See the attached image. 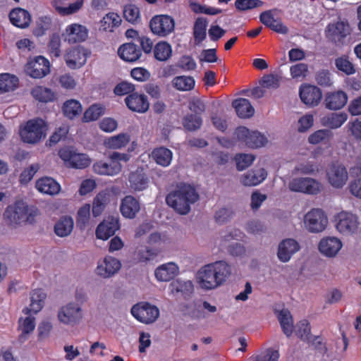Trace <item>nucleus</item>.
Returning <instances> with one entry per match:
<instances>
[{"instance_id": "nucleus-18", "label": "nucleus", "mask_w": 361, "mask_h": 361, "mask_svg": "<svg viewBox=\"0 0 361 361\" xmlns=\"http://www.w3.org/2000/svg\"><path fill=\"white\" fill-rule=\"evenodd\" d=\"M343 247L340 239L336 237H326L320 240L318 250L324 256L332 258L336 257Z\"/></svg>"}, {"instance_id": "nucleus-26", "label": "nucleus", "mask_w": 361, "mask_h": 361, "mask_svg": "<svg viewBox=\"0 0 361 361\" xmlns=\"http://www.w3.org/2000/svg\"><path fill=\"white\" fill-rule=\"evenodd\" d=\"M179 272L178 266L174 262H168L159 266L154 271L156 279L159 281H169Z\"/></svg>"}, {"instance_id": "nucleus-35", "label": "nucleus", "mask_w": 361, "mask_h": 361, "mask_svg": "<svg viewBox=\"0 0 361 361\" xmlns=\"http://www.w3.org/2000/svg\"><path fill=\"white\" fill-rule=\"evenodd\" d=\"M9 18L13 25L20 28L27 27L31 21L30 13L20 8L12 10Z\"/></svg>"}, {"instance_id": "nucleus-41", "label": "nucleus", "mask_w": 361, "mask_h": 361, "mask_svg": "<svg viewBox=\"0 0 361 361\" xmlns=\"http://www.w3.org/2000/svg\"><path fill=\"white\" fill-rule=\"evenodd\" d=\"M152 158L157 164L166 167L171 164L173 153L170 149L161 147L152 151Z\"/></svg>"}, {"instance_id": "nucleus-31", "label": "nucleus", "mask_w": 361, "mask_h": 361, "mask_svg": "<svg viewBox=\"0 0 361 361\" xmlns=\"http://www.w3.org/2000/svg\"><path fill=\"white\" fill-rule=\"evenodd\" d=\"M47 295L42 290H35L30 295V304L29 307L23 309L25 314H37L43 307Z\"/></svg>"}, {"instance_id": "nucleus-57", "label": "nucleus", "mask_w": 361, "mask_h": 361, "mask_svg": "<svg viewBox=\"0 0 361 361\" xmlns=\"http://www.w3.org/2000/svg\"><path fill=\"white\" fill-rule=\"evenodd\" d=\"M104 113L103 107L99 104L90 106L84 113L82 120L90 122L98 119Z\"/></svg>"}, {"instance_id": "nucleus-60", "label": "nucleus", "mask_w": 361, "mask_h": 361, "mask_svg": "<svg viewBox=\"0 0 361 361\" xmlns=\"http://www.w3.org/2000/svg\"><path fill=\"white\" fill-rule=\"evenodd\" d=\"M235 159L238 170L243 171L252 164L255 157L252 154H241L236 155Z\"/></svg>"}, {"instance_id": "nucleus-23", "label": "nucleus", "mask_w": 361, "mask_h": 361, "mask_svg": "<svg viewBox=\"0 0 361 361\" xmlns=\"http://www.w3.org/2000/svg\"><path fill=\"white\" fill-rule=\"evenodd\" d=\"M119 224L118 219L108 218L100 223L96 229V236L101 240H107L118 230Z\"/></svg>"}, {"instance_id": "nucleus-59", "label": "nucleus", "mask_w": 361, "mask_h": 361, "mask_svg": "<svg viewBox=\"0 0 361 361\" xmlns=\"http://www.w3.org/2000/svg\"><path fill=\"white\" fill-rule=\"evenodd\" d=\"M290 75L294 79H303L308 72V66L304 63H297L290 68Z\"/></svg>"}, {"instance_id": "nucleus-17", "label": "nucleus", "mask_w": 361, "mask_h": 361, "mask_svg": "<svg viewBox=\"0 0 361 361\" xmlns=\"http://www.w3.org/2000/svg\"><path fill=\"white\" fill-rule=\"evenodd\" d=\"M300 97L304 104L310 107H314L321 102L322 92L319 88L314 85H303L300 87Z\"/></svg>"}, {"instance_id": "nucleus-27", "label": "nucleus", "mask_w": 361, "mask_h": 361, "mask_svg": "<svg viewBox=\"0 0 361 361\" xmlns=\"http://www.w3.org/2000/svg\"><path fill=\"white\" fill-rule=\"evenodd\" d=\"M130 188L135 192L143 191L149 186V180L142 169H137L129 175Z\"/></svg>"}, {"instance_id": "nucleus-40", "label": "nucleus", "mask_w": 361, "mask_h": 361, "mask_svg": "<svg viewBox=\"0 0 361 361\" xmlns=\"http://www.w3.org/2000/svg\"><path fill=\"white\" fill-rule=\"evenodd\" d=\"M122 22L121 16L114 12L106 14L100 21L99 30L104 32H114Z\"/></svg>"}, {"instance_id": "nucleus-5", "label": "nucleus", "mask_w": 361, "mask_h": 361, "mask_svg": "<svg viewBox=\"0 0 361 361\" xmlns=\"http://www.w3.org/2000/svg\"><path fill=\"white\" fill-rule=\"evenodd\" d=\"M47 131V123L41 118L29 120L21 124L19 129L22 140L29 144H35L45 137Z\"/></svg>"}, {"instance_id": "nucleus-11", "label": "nucleus", "mask_w": 361, "mask_h": 361, "mask_svg": "<svg viewBox=\"0 0 361 361\" xmlns=\"http://www.w3.org/2000/svg\"><path fill=\"white\" fill-rule=\"evenodd\" d=\"M59 155L65 164L69 167L81 169L87 167L91 163V160L87 154L76 153L66 148L61 149L59 152Z\"/></svg>"}, {"instance_id": "nucleus-42", "label": "nucleus", "mask_w": 361, "mask_h": 361, "mask_svg": "<svg viewBox=\"0 0 361 361\" xmlns=\"http://www.w3.org/2000/svg\"><path fill=\"white\" fill-rule=\"evenodd\" d=\"M277 318L279 321L283 332L289 337L293 331V320L290 311L283 309L277 312Z\"/></svg>"}, {"instance_id": "nucleus-15", "label": "nucleus", "mask_w": 361, "mask_h": 361, "mask_svg": "<svg viewBox=\"0 0 361 361\" xmlns=\"http://www.w3.org/2000/svg\"><path fill=\"white\" fill-rule=\"evenodd\" d=\"M121 268V263L118 259L106 256L98 262L96 273L102 278L108 279L118 273Z\"/></svg>"}, {"instance_id": "nucleus-45", "label": "nucleus", "mask_w": 361, "mask_h": 361, "mask_svg": "<svg viewBox=\"0 0 361 361\" xmlns=\"http://www.w3.org/2000/svg\"><path fill=\"white\" fill-rule=\"evenodd\" d=\"M172 86L179 91H190L195 85V79L191 76L180 75L175 77L171 81Z\"/></svg>"}, {"instance_id": "nucleus-8", "label": "nucleus", "mask_w": 361, "mask_h": 361, "mask_svg": "<svg viewBox=\"0 0 361 361\" xmlns=\"http://www.w3.org/2000/svg\"><path fill=\"white\" fill-rule=\"evenodd\" d=\"M58 319L65 325H78L83 317L81 305L77 302H70L63 305L58 311Z\"/></svg>"}, {"instance_id": "nucleus-2", "label": "nucleus", "mask_w": 361, "mask_h": 361, "mask_svg": "<svg viewBox=\"0 0 361 361\" xmlns=\"http://www.w3.org/2000/svg\"><path fill=\"white\" fill-rule=\"evenodd\" d=\"M198 199L199 195L194 188L188 184H180L167 195L166 202L177 213L185 215L190 212L191 204Z\"/></svg>"}, {"instance_id": "nucleus-34", "label": "nucleus", "mask_w": 361, "mask_h": 361, "mask_svg": "<svg viewBox=\"0 0 361 361\" xmlns=\"http://www.w3.org/2000/svg\"><path fill=\"white\" fill-rule=\"evenodd\" d=\"M120 209L123 216L133 219L140 209V203L134 197L128 195L122 200Z\"/></svg>"}, {"instance_id": "nucleus-7", "label": "nucleus", "mask_w": 361, "mask_h": 361, "mask_svg": "<svg viewBox=\"0 0 361 361\" xmlns=\"http://www.w3.org/2000/svg\"><path fill=\"white\" fill-rule=\"evenodd\" d=\"M288 189L295 192L317 195L322 192V183L313 178L298 177L293 178L288 183Z\"/></svg>"}, {"instance_id": "nucleus-29", "label": "nucleus", "mask_w": 361, "mask_h": 361, "mask_svg": "<svg viewBox=\"0 0 361 361\" xmlns=\"http://www.w3.org/2000/svg\"><path fill=\"white\" fill-rule=\"evenodd\" d=\"M350 29L348 23L344 22H338L330 24L327 27L326 35L335 42H341L348 35L350 34Z\"/></svg>"}, {"instance_id": "nucleus-12", "label": "nucleus", "mask_w": 361, "mask_h": 361, "mask_svg": "<svg viewBox=\"0 0 361 361\" xmlns=\"http://www.w3.org/2000/svg\"><path fill=\"white\" fill-rule=\"evenodd\" d=\"M149 25L154 34L165 37L173 31L175 22L169 16L160 15L153 17Z\"/></svg>"}, {"instance_id": "nucleus-44", "label": "nucleus", "mask_w": 361, "mask_h": 361, "mask_svg": "<svg viewBox=\"0 0 361 361\" xmlns=\"http://www.w3.org/2000/svg\"><path fill=\"white\" fill-rule=\"evenodd\" d=\"M82 111V107L80 102L76 99H69L64 102L63 105V112L65 116L73 119L80 115Z\"/></svg>"}, {"instance_id": "nucleus-46", "label": "nucleus", "mask_w": 361, "mask_h": 361, "mask_svg": "<svg viewBox=\"0 0 361 361\" xmlns=\"http://www.w3.org/2000/svg\"><path fill=\"white\" fill-rule=\"evenodd\" d=\"M333 137V133L328 129H320L314 131L308 137V142L312 145L328 143Z\"/></svg>"}, {"instance_id": "nucleus-24", "label": "nucleus", "mask_w": 361, "mask_h": 361, "mask_svg": "<svg viewBox=\"0 0 361 361\" xmlns=\"http://www.w3.org/2000/svg\"><path fill=\"white\" fill-rule=\"evenodd\" d=\"M348 102V96L343 91L339 90L326 93L324 99L326 108L330 110L342 109Z\"/></svg>"}, {"instance_id": "nucleus-16", "label": "nucleus", "mask_w": 361, "mask_h": 361, "mask_svg": "<svg viewBox=\"0 0 361 361\" xmlns=\"http://www.w3.org/2000/svg\"><path fill=\"white\" fill-rule=\"evenodd\" d=\"M300 246L297 240L293 238H286L281 241L277 248V257L283 263L290 260L292 257L298 252Z\"/></svg>"}, {"instance_id": "nucleus-56", "label": "nucleus", "mask_w": 361, "mask_h": 361, "mask_svg": "<svg viewBox=\"0 0 361 361\" xmlns=\"http://www.w3.org/2000/svg\"><path fill=\"white\" fill-rule=\"evenodd\" d=\"M202 124V119L200 116L190 114L184 117L183 125L184 128L190 131L199 129Z\"/></svg>"}, {"instance_id": "nucleus-55", "label": "nucleus", "mask_w": 361, "mask_h": 361, "mask_svg": "<svg viewBox=\"0 0 361 361\" xmlns=\"http://www.w3.org/2000/svg\"><path fill=\"white\" fill-rule=\"evenodd\" d=\"M173 293H181L183 295H190L193 292L192 282L190 280L178 279L171 283Z\"/></svg>"}, {"instance_id": "nucleus-25", "label": "nucleus", "mask_w": 361, "mask_h": 361, "mask_svg": "<svg viewBox=\"0 0 361 361\" xmlns=\"http://www.w3.org/2000/svg\"><path fill=\"white\" fill-rule=\"evenodd\" d=\"M127 106L133 111L145 113L149 109V104L145 95L133 93L125 99Z\"/></svg>"}, {"instance_id": "nucleus-53", "label": "nucleus", "mask_w": 361, "mask_h": 361, "mask_svg": "<svg viewBox=\"0 0 361 361\" xmlns=\"http://www.w3.org/2000/svg\"><path fill=\"white\" fill-rule=\"evenodd\" d=\"M90 209L91 205L90 204H85L78 210L76 221L78 226L81 229H84L90 222L91 216Z\"/></svg>"}, {"instance_id": "nucleus-14", "label": "nucleus", "mask_w": 361, "mask_h": 361, "mask_svg": "<svg viewBox=\"0 0 361 361\" xmlns=\"http://www.w3.org/2000/svg\"><path fill=\"white\" fill-rule=\"evenodd\" d=\"M238 139L245 142L246 145L251 148H258L264 146L267 138L257 131L250 132L245 127H240L236 131Z\"/></svg>"}, {"instance_id": "nucleus-22", "label": "nucleus", "mask_w": 361, "mask_h": 361, "mask_svg": "<svg viewBox=\"0 0 361 361\" xmlns=\"http://www.w3.org/2000/svg\"><path fill=\"white\" fill-rule=\"evenodd\" d=\"M49 71V62L42 56H37L27 68L29 75L34 78H42L47 75Z\"/></svg>"}, {"instance_id": "nucleus-36", "label": "nucleus", "mask_w": 361, "mask_h": 361, "mask_svg": "<svg viewBox=\"0 0 361 361\" xmlns=\"http://www.w3.org/2000/svg\"><path fill=\"white\" fill-rule=\"evenodd\" d=\"M348 119V115L344 112L331 113L321 118V124L331 129L340 128Z\"/></svg>"}, {"instance_id": "nucleus-13", "label": "nucleus", "mask_w": 361, "mask_h": 361, "mask_svg": "<svg viewBox=\"0 0 361 361\" xmlns=\"http://www.w3.org/2000/svg\"><path fill=\"white\" fill-rule=\"evenodd\" d=\"M359 222L357 216L352 213L342 212L337 216V230L344 235H349L357 231Z\"/></svg>"}, {"instance_id": "nucleus-30", "label": "nucleus", "mask_w": 361, "mask_h": 361, "mask_svg": "<svg viewBox=\"0 0 361 361\" xmlns=\"http://www.w3.org/2000/svg\"><path fill=\"white\" fill-rule=\"evenodd\" d=\"M35 187L41 193L49 195H56L61 190L59 183L50 177H43L38 179L35 183Z\"/></svg>"}, {"instance_id": "nucleus-33", "label": "nucleus", "mask_w": 361, "mask_h": 361, "mask_svg": "<svg viewBox=\"0 0 361 361\" xmlns=\"http://www.w3.org/2000/svg\"><path fill=\"white\" fill-rule=\"evenodd\" d=\"M118 54L123 60L128 62L136 61L142 55L140 49L133 43H126L121 45L118 50Z\"/></svg>"}, {"instance_id": "nucleus-4", "label": "nucleus", "mask_w": 361, "mask_h": 361, "mask_svg": "<svg viewBox=\"0 0 361 361\" xmlns=\"http://www.w3.org/2000/svg\"><path fill=\"white\" fill-rule=\"evenodd\" d=\"M130 159V155L125 153L113 152L109 155L108 161H97L93 166V171L100 176H114L122 170L121 161L127 162Z\"/></svg>"}, {"instance_id": "nucleus-58", "label": "nucleus", "mask_w": 361, "mask_h": 361, "mask_svg": "<svg viewBox=\"0 0 361 361\" xmlns=\"http://www.w3.org/2000/svg\"><path fill=\"white\" fill-rule=\"evenodd\" d=\"M314 125V116L311 114H306L301 116L297 124V130L299 133H305Z\"/></svg>"}, {"instance_id": "nucleus-63", "label": "nucleus", "mask_w": 361, "mask_h": 361, "mask_svg": "<svg viewBox=\"0 0 361 361\" xmlns=\"http://www.w3.org/2000/svg\"><path fill=\"white\" fill-rule=\"evenodd\" d=\"M52 330V324L50 321H42L37 328V336L39 340H44L49 337Z\"/></svg>"}, {"instance_id": "nucleus-9", "label": "nucleus", "mask_w": 361, "mask_h": 361, "mask_svg": "<svg viewBox=\"0 0 361 361\" xmlns=\"http://www.w3.org/2000/svg\"><path fill=\"white\" fill-rule=\"evenodd\" d=\"M131 314L139 322L149 324L154 323L159 317V308L148 302H140L131 308Z\"/></svg>"}, {"instance_id": "nucleus-43", "label": "nucleus", "mask_w": 361, "mask_h": 361, "mask_svg": "<svg viewBox=\"0 0 361 361\" xmlns=\"http://www.w3.org/2000/svg\"><path fill=\"white\" fill-rule=\"evenodd\" d=\"M74 222L71 217L63 216L61 218L54 226L55 233L59 237L69 235L73 229Z\"/></svg>"}, {"instance_id": "nucleus-64", "label": "nucleus", "mask_w": 361, "mask_h": 361, "mask_svg": "<svg viewBox=\"0 0 361 361\" xmlns=\"http://www.w3.org/2000/svg\"><path fill=\"white\" fill-rule=\"evenodd\" d=\"M279 353L278 350L269 348L255 357V361H278Z\"/></svg>"}, {"instance_id": "nucleus-19", "label": "nucleus", "mask_w": 361, "mask_h": 361, "mask_svg": "<svg viewBox=\"0 0 361 361\" xmlns=\"http://www.w3.org/2000/svg\"><path fill=\"white\" fill-rule=\"evenodd\" d=\"M89 30L86 26L79 23L68 25L63 34L65 39L69 43H77L85 41L88 37Z\"/></svg>"}, {"instance_id": "nucleus-54", "label": "nucleus", "mask_w": 361, "mask_h": 361, "mask_svg": "<svg viewBox=\"0 0 361 361\" xmlns=\"http://www.w3.org/2000/svg\"><path fill=\"white\" fill-rule=\"evenodd\" d=\"M123 17L132 24H137L141 22L140 8L134 4H128L124 7Z\"/></svg>"}, {"instance_id": "nucleus-32", "label": "nucleus", "mask_w": 361, "mask_h": 361, "mask_svg": "<svg viewBox=\"0 0 361 361\" xmlns=\"http://www.w3.org/2000/svg\"><path fill=\"white\" fill-rule=\"evenodd\" d=\"M66 0H52L51 4L56 11L62 16H69L78 13L82 7L84 0H76L65 6Z\"/></svg>"}, {"instance_id": "nucleus-49", "label": "nucleus", "mask_w": 361, "mask_h": 361, "mask_svg": "<svg viewBox=\"0 0 361 361\" xmlns=\"http://www.w3.org/2000/svg\"><path fill=\"white\" fill-rule=\"evenodd\" d=\"M207 20L204 18H198L194 25L193 35L196 44L201 43L206 37Z\"/></svg>"}, {"instance_id": "nucleus-3", "label": "nucleus", "mask_w": 361, "mask_h": 361, "mask_svg": "<svg viewBox=\"0 0 361 361\" xmlns=\"http://www.w3.org/2000/svg\"><path fill=\"white\" fill-rule=\"evenodd\" d=\"M38 213L37 208L30 207L23 201H17L7 207L4 217L8 225L16 226L23 224H33Z\"/></svg>"}, {"instance_id": "nucleus-50", "label": "nucleus", "mask_w": 361, "mask_h": 361, "mask_svg": "<svg viewBox=\"0 0 361 361\" xmlns=\"http://www.w3.org/2000/svg\"><path fill=\"white\" fill-rule=\"evenodd\" d=\"M319 166L313 161H305L295 165L293 173L302 175H314L319 172Z\"/></svg>"}, {"instance_id": "nucleus-47", "label": "nucleus", "mask_w": 361, "mask_h": 361, "mask_svg": "<svg viewBox=\"0 0 361 361\" xmlns=\"http://www.w3.org/2000/svg\"><path fill=\"white\" fill-rule=\"evenodd\" d=\"M18 85L17 77L8 73L0 74V94L13 91Z\"/></svg>"}, {"instance_id": "nucleus-62", "label": "nucleus", "mask_w": 361, "mask_h": 361, "mask_svg": "<svg viewBox=\"0 0 361 361\" xmlns=\"http://www.w3.org/2000/svg\"><path fill=\"white\" fill-rule=\"evenodd\" d=\"M263 2L260 0H236L235 8L239 11H245L262 6Z\"/></svg>"}, {"instance_id": "nucleus-38", "label": "nucleus", "mask_w": 361, "mask_h": 361, "mask_svg": "<svg viewBox=\"0 0 361 361\" xmlns=\"http://www.w3.org/2000/svg\"><path fill=\"white\" fill-rule=\"evenodd\" d=\"M232 105L235 109L237 115L240 118H250L255 113L253 106L247 99H236L233 102Z\"/></svg>"}, {"instance_id": "nucleus-6", "label": "nucleus", "mask_w": 361, "mask_h": 361, "mask_svg": "<svg viewBox=\"0 0 361 361\" xmlns=\"http://www.w3.org/2000/svg\"><path fill=\"white\" fill-rule=\"evenodd\" d=\"M303 225L305 229L311 233H322L327 227L328 218L322 209L313 208L304 215Z\"/></svg>"}, {"instance_id": "nucleus-61", "label": "nucleus", "mask_w": 361, "mask_h": 361, "mask_svg": "<svg viewBox=\"0 0 361 361\" xmlns=\"http://www.w3.org/2000/svg\"><path fill=\"white\" fill-rule=\"evenodd\" d=\"M335 64L339 71L344 72L347 75L353 74L355 72L353 65L345 57L338 58L335 61Z\"/></svg>"}, {"instance_id": "nucleus-51", "label": "nucleus", "mask_w": 361, "mask_h": 361, "mask_svg": "<svg viewBox=\"0 0 361 361\" xmlns=\"http://www.w3.org/2000/svg\"><path fill=\"white\" fill-rule=\"evenodd\" d=\"M32 95L37 100L42 102H52L55 99V94L50 89L42 86H37L32 90Z\"/></svg>"}, {"instance_id": "nucleus-21", "label": "nucleus", "mask_w": 361, "mask_h": 361, "mask_svg": "<svg viewBox=\"0 0 361 361\" xmlns=\"http://www.w3.org/2000/svg\"><path fill=\"white\" fill-rule=\"evenodd\" d=\"M267 173L263 168H256L242 174L240 183L245 187H253L262 183L267 178Z\"/></svg>"}, {"instance_id": "nucleus-48", "label": "nucleus", "mask_w": 361, "mask_h": 361, "mask_svg": "<svg viewBox=\"0 0 361 361\" xmlns=\"http://www.w3.org/2000/svg\"><path fill=\"white\" fill-rule=\"evenodd\" d=\"M25 318H20L18 321V328L21 331L20 339H25V336L32 333L35 328V318L31 316V314H26Z\"/></svg>"}, {"instance_id": "nucleus-37", "label": "nucleus", "mask_w": 361, "mask_h": 361, "mask_svg": "<svg viewBox=\"0 0 361 361\" xmlns=\"http://www.w3.org/2000/svg\"><path fill=\"white\" fill-rule=\"evenodd\" d=\"M111 194L107 190L99 192L92 201V215L94 217L100 216L110 202Z\"/></svg>"}, {"instance_id": "nucleus-10", "label": "nucleus", "mask_w": 361, "mask_h": 361, "mask_svg": "<svg viewBox=\"0 0 361 361\" xmlns=\"http://www.w3.org/2000/svg\"><path fill=\"white\" fill-rule=\"evenodd\" d=\"M326 178L328 183L336 189L342 188L348 180V172L345 166L334 163L326 170Z\"/></svg>"}, {"instance_id": "nucleus-39", "label": "nucleus", "mask_w": 361, "mask_h": 361, "mask_svg": "<svg viewBox=\"0 0 361 361\" xmlns=\"http://www.w3.org/2000/svg\"><path fill=\"white\" fill-rule=\"evenodd\" d=\"M130 141V135L128 133H123L106 138L104 142V145L109 149H121L125 147Z\"/></svg>"}, {"instance_id": "nucleus-28", "label": "nucleus", "mask_w": 361, "mask_h": 361, "mask_svg": "<svg viewBox=\"0 0 361 361\" xmlns=\"http://www.w3.org/2000/svg\"><path fill=\"white\" fill-rule=\"evenodd\" d=\"M260 21L271 30L280 34H286L288 29L279 18H275L271 11H264L259 16Z\"/></svg>"}, {"instance_id": "nucleus-20", "label": "nucleus", "mask_w": 361, "mask_h": 361, "mask_svg": "<svg viewBox=\"0 0 361 361\" xmlns=\"http://www.w3.org/2000/svg\"><path fill=\"white\" fill-rule=\"evenodd\" d=\"M66 65L71 69H76L84 66L87 61L85 50L78 47L69 49L64 55Z\"/></svg>"}, {"instance_id": "nucleus-52", "label": "nucleus", "mask_w": 361, "mask_h": 361, "mask_svg": "<svg viewBox=\"0 0 361 361\" xmlns=\"http://www.w3.org/2000/svg\"><path fill=\"white\" fill-rule=\"evenodd\" d=\"M154 54L156 59L160 61L168 60L172 54L171 46L166 42L157 43L154 49Z\"/></svg>"}, {"instance_id": "nucleus-1", "label": "nucleus", "mask_w": 361, "mask_h": 361, "mask_svg": "<svg viewBox=\"0 0 361 361\" xmlns=\"http://www.w3.org/2000/svg\"><path fill=\"white\" fill-rule=\"evenodd\" d=\"M231 271V267L226 261H216L204 265L197 271V283L203 290H214L226 283Z\"/></svg>"}]
</instances>
